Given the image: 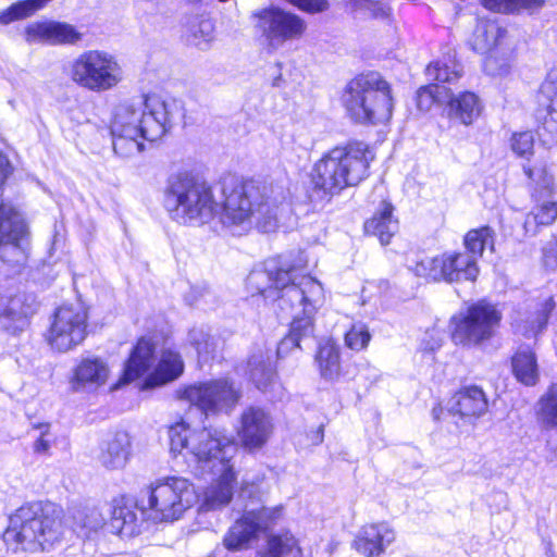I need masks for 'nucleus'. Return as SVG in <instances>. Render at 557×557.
<instances>
[{"label":"nucleus","mask_w":557,"mask_h":557,"mask_svg":"<svg viewBox=\"0 0 557 557\" xmlns=\"http://www.w3.org/2000/svg\"><path fill=\"white\" fill-rule=\"evenodd\" d=\"M170 445L173 453L190 456L202 472L211 474L210 484L201 496L186 478L166 475L156 479L140 496L137 507L153 522H173L200 500L201 511L220 510L230 505L237 487L234 458L237 444L223 429H191L184 420L171 425Z\"/></svg>","instance_id":"f257e3e1"},{"label":"nucleus","mask_w":557,"mask_h":557,"mask_svg":"<svg viewBox=\"0 0 557 557\" xmlns=\"http://www.w3.org/2000/svg\"><path fill=\"white\" fill-rule=\"evenodd\" d=\"M306 267L307 258L299 252L294 263L282 257L272 258L253 269L247 277V285L252 292L264 298L289 301L293 308L300 309L294 317L288 335L277 346V357H283L289 349L300 348L302 341L313 337V319L325 301L322 284L310 275L298 274Z\"/></svg>","instance_id":"f03ea898"},{"label":"nucleus","mask_w":557,"mask_h":557,"mask_svg":"<svg viewBox=\"0 0 557 557\" xmlns=\"http://www.w3.org/2000/svg\"><path fill=\"white\" fill-rule=\"evenodd\" d=\"M184 115L183 102L175 98L150 95L120 102L110 124L114 152L123 159L139 154L145 140L160 139Z\"/></svg>","instance_id":"7ed1b4c3"},{"label":"nucleus","mask_w":557,"mask_h":557,"mask_svg":"<svg viewBox=\"0 0 557 557\" xmlns=\"http://www.w3.org/2000/svg\"><path fill=\"white\" fill-rule=\"evenodd\" d=\"M281 190L256 181L227 178L222 183L218 214L221 223L228 227L247 230L255 222L264 233L278 226L280 216L288 209Z\"/></svg>","instance_id":"20e7f679"},{"label":"nucleus","mask_w":557,"mask_h":557,"mask_svg":"<svg viewBox=\"0 0 557 557\" xmlns=\"http://www.w3.org/2000/svg\"><path fill=\"white\" fill-rule=\"evenodd\" d=\"M373 160V151L362 141L335 147L314 163L311 183L321 197L333 196L363 181Z\"/></svg>","instance_id":"39448f33"},{"label":"nucleus","mask_w":557,"mask_h":557,"mask_svg":"<svg viewBox=\"0 0 557 557\" xmlns=\"http://www.w3.org/2000/svg\"><path fill=\"white\" fill-rule=\"evenodd\" d=\"M63 533L60 509L52 505L29 504L10 517L3 540L15 552H38L53 547Z\"/></svg>","instance_id":"423d86ee"},{"label":"nucleus","mask_w":557,"mask_h":557,"mask_svg":"<svg viewBox=\"0 0 557 557\" xmlns=\"http://www.w3.org/2000/svg\"><path fill=\"white\" fill-rule=\"evenodd\" d=\"M341 100L347 115L359 124H385L393 115L391 86L377 72L349 81Z\"/></svg>","instance_id":"0eeeda50"},{"label":"nucleus","mask_w":557,"mask_h":557,"mask_svg":"<svg viewBox=\"0 0 557 557\" xmlns=\"http://www.w3.org/2000/svg\"><path fill=\"white\" fill-rule=\"evenodd\" d=\"M163 205L170 216L181 224L200 225L218 214V200L211 187L182 173L169 177Z\"/></svg>","instance_id":"6e6552de"},{"label":"nucleus","mask_w":557,"mask_h":557,"mask_svg":"<svg viewBox=\"0 0 557 557\" xmlns=\"http://www.w3.org/2000/svg\"><path fill=\"white\" fill-rule=\"evenodd\" d=\"M502 318L497 305L478 300L450 318L451 339L463 347L480 346L494 336Z\"/></svg>","instance_id":"1a4fd4ad"},{"label":"nucleus","mask_w":557,"mask_h":557,"mask_svg":"<svg viewBox=\"0 0 557 557\" xmlns=\"http://www.w3.org/2000/svg\"><path fill=\"white\" fill-rule=\"evenodd\" d=\"M72 79L91 91H107L124 79L119 60L102 50L82 53L72 64Z\"/></svg>","instance_id":"9d476101"},{"label":"nucleus","mask_w":557,"mask_h":557,"mask_svg":"<svg viewBox=\"0 0 557 557\" xmlns=\"http://www.w3.org/2000/svg\"><path fill=\"white\" fill-rule=\"evenodd\" d=\"M523 171L531 181L532 198L535 202L525 216L523 228L525 234L535 235L541 226H548L557 219L556 186L546 164L524 165Z\"/></svg>","instance_id":"9b49d317"},{"label":"nucleus","mask_w":557,"mask_h":557,"mask_svg":"<svg viewBox=\"0 0 557 557\" xmlns=\"http://www.w3.org/2000/svg\"><path fill=\"white\" fill-rule=\"evenodd\" d=\"M176 393L178 399L195 406L205 416L230 413L240 399V392L226 379L197 382Z\"/></svg>","instance_id":"f8f14e48"},{"label":"nucleus","mask_w":557,"mask_h":557,"mask_svg":"<svg viewBox=\"0 0 557 557\" xmlns=\"http://www.w3.org/2000/svg\"><path fill=\"white\" fill-rule=\"evenodd\" d=\"M417 276L432 281L474 282L480 273L471 255L463 251H446L436 257H425L411 268Z\"/></svg>","instance_id":"ddd939ff"},{"label":"nucleus","mask_w":557,"mask_h":557,"mask_svg":"<svg viewBox=\"0 0 557 557\" xmlns=\"http://www.w3.org/2000/svg\"><path fill=\"white\" fill-rule=\"evenodd\" d=\"M252 18L255 27L273 49L281 48L287 41L299 39L307 28L302 17L274 5L253 12Z\"/></svg>","instance_id":"4468645a"},{"label":"nucleus","mask_w":557,"mask_h":557,"mask_svg":"<svg viewBox=\"0 0 557 557\" xmlns=\"http://www.w3.org/2000/svg\"><path fill=\"white\" fill-rule=\"evenodd\" d=\"M282 511L281 506L246 510L224 535V547L233 552L246 548L259 533L267 531L281 519Z\"/></svg>","instance_id":"2eb2a0df"},{"label":"nucleus","mask_w":557,"mask_h":557,"mask_svg":"<svg viewBox=\"0 0 557 557\" xmlns=\"http://www.w3.org/2000/svg\"><path fill=\"white\" fill-rule=\"evenodd\" d=\"M273 433V421L269 412L259 407L243 411L237 435L244 448L256 450L269 441Z\"/></svg>","instance_id":"dca6fc26"},{"label":"nucleus","mask_w":557,"mask_h":557,"mask_svg":"<svg viewBox=\"0 0 557 557\" xmlns=\"http://www.w3.org/2000/svg\"><path fill=\"white\" fill-rule=\"evenodd\" d=\"M395 539L396 533L387 522L369 523L358 531L352 546L364 557H381Z\"/></svg>","instance_id":"f3484780"},{"label":"nucleus","mask_w":557,"mask_h":557,"mask_svg":"<svg viewBox=\"0 0 557 557\" xmlns=\"http://www.w3.org/2000/svg\"><path fill=\"white\" fill-rule=\"evenodd\" d=\"M537 101L546 111L539 136L546 145L557 143V70L550 71L541 85Z\"/></svg>","instance_id":"a211bd4d"},{"label":"nucleus","mask_w":557,"mask_h":557,"mask_svg":"<svg viewBox=\"0 0 557 557\" xmlns=\"http://www.w3.org/2000/svg\"><path fill=\"white\" fill-rule=\"evenodd\" d=\"M470 45L479 53L499 52L508 44V32L496 20L480 21L473 32Z\"/></svg>","instance_id":"6ab92c4d"},{"label":"nucleus","mask_w":557,"mask_h":557,"mask_svg":"<svg viewBox=\"0 0 557 557\" xmlns=\"http://www.w3.org/2000/svg\"><path fill=\"white\" fill-rule=\"evenodd\" d=\"M488 401L476 385L460 388L449 400L448 410L461 418H479L487 411Z\"/></svg>","instance_id":"aec40b11"},{"label":"nucleus","mask_w":557,"mask_h":557,"mask_svg":"<svg viewBox=\"0 0 557 557\" xmlns=\"http://www.w3.org/2000/svg\"><path fill=\"white\" fill-rule=\"evenodd\" d=\"M314 363L322 380L329 383H337L344 377L341 347L332 339H323L319 343L314 355Z\"/></svg>","instance_id":"412c9836"},{"label":"nucleus","mask_w":557,"mask_h":557,"mask_svg":"<svg viewBox=\"0 0 557 557\" xmlns=\"http://www.w3.org/2000/svg\"><path fill=\"white\" fill-rule=\"evenodd\" d=\"M131 456V438L120 431L109 435L100 445L99 462L109 470H119L126 466Z\"/></svg>","instance_id":"4be33fe9"},{"label":"nucleus","mask_w":557,"mask_h":557,"mask_svg":"<svg viewBox=\"0 0 557 557\" xmlns=\"http://www.w3.org/2000/svg\"><path fill=\"white\" fill-rule=\"evenodd\" d=\"M483 104L479 96L472 91L453 95L447 103L448 116L469 126L481 115Z\"/></svg>","instance_id":"5701e85b"},{"label":"nucleus","mask_w":557,"mask_h":557,"mask_svg":"<svg viewBox=\"0 0 557 557\" xmlns=\"http://www.w3.org/2000/svg\"><path fill=\"white\" fill-rule=\"evenodd\" d=\"M247 374L256 387L264 393L275 384V370L269 350L259 349L247 362Z\"/></svg>","instance_id":"b1692460"},{"label":"nucleus","mask_w":557,"mask_h":557,"mask_svg":"<svg viewBox=\"0 0 557 557\" xmlns=\"http://www.w3.org/2000/svg\"><path fill=\"white\" fill-rule=\"evenodd\" d=\"M184 371L181 355L172 349H164L154 371L145 380L144 387L152 388L176 380Z\"/></svg>","instance_id":"393cba45"},{"label":"nucleus","mask_w":557,"mask_h":557,"mask_svg":"<svg viewBox=\"0 0 557 557\" xmlns=\"http://www.w3.org/2000/svg\"><path fill=\"white\" fill-rule=\"evenodd\" d=\"M154 345L150 339L140 338L127 359L121 381L129 383L145 374L152 364Z\"/></svg>","instance_id":"a878e982"},{"label":"nucleus","mask_w":557,"mask_h":557,"mask_svg":"<svg viewBox=\"0 0 557 557\" xmlns=\"http://www.w3.org/2000/svg\"><path fill=\"white\" fill-rule=\"evenodd\" d=\"M25 39L28 44H63L70 39V27L54 21L35 22L25 28Z\"/></svg>","instance_id":"bb28decb"},{"label":"nucleus","mask_w":557,"mask_h":557,"mask_svg":"<svg viewBox=\"0 0 557 557\" xmlns=\"http://www.w3.org/2000/svg\"><path fill=\"white\" fill-rule=\"evenodd\" d=\"M398 230V221L393 215V206L383 201L373 216L364 223L367 234L376 236L382 245H387Z\"/></svg>","instance_id":"cd10ccee"},{"label":"nucleus","mask_w":557,"mask_h":557,"mask_svg":"<svg viewBox=\"0 0 557 557\" xmlns=\"http://www.w3.org/2000/svg\"><path fill=\"white\" fill-rule=\"evenodd\" d=\"M345 5L356 15L383 24L394 21L393 8L389 0H345Z\"/></svg>","instance_id":"c85d7f7f"},{"label":"nucleus","mask_w":557,"mask_h":557,"mask_svg":"<svg viewBox=\"0 0 557 557\" xmlns=\"http://www.w3.org/2000/svg\"><path fill=\"white\" fill-rule=\"evenodd\" d=\"M72 532L83 539L90 537L104 524L102 513L90 504L76 506L72 513Z\"/></svg>","instance_id":"c756f323"},{"label":"nucleus","mask_w":557,"mask_h":557,"mask_svg":"<svg viewBox=\"0 0 557 557\" xmlns=\"http://www.w3.org/2000/svg\"><path fill=\"white\" fill-rule=\"evenodd\" d=\"M137 512L124 498L112 502L111 527L119 534L131 536L139 532Z\"/></svg>","instance_id":"7c9ffc66"},{"label":"nucleus","mask_w":557,"mask_h":557,"mask_svg":"<svg viewBox=\"0 0 557 557\" xmlns=\"http://www.w3.org/2000/svg\"><path fill=\"white\" fill-rule=\"evenodd\" d=\"M260 557H302L298 540L289 531L270 534Z\"/></svg>","instance_id":"2f4dec72"},{"label":"nucleus","mask_w":557,"mask_h":557,"mask_svg":"<svg viewBox=\"0 0 557 557\" xmlns=\"http://www.w3.org/2000/svg\"><path fill=\"white\" fill-rule=\"evenodd\" d=\"M47 341L58 351L70 349V308L60 307L53 317Z\"/></svg>","instance_id":"473e14b6"},{"label":"nucleus","mask_w":557,"mask_h":557,"mask_svg":"<svg viewBox=\"0 0 557 557\" xmlns=\"http://www.w3.org/2000/svg\"><path fill=\"white\" fill-rule=\"evenodd\" d=\"M516 379L524 385H535L539 380V368L535 355L529 348L519 349L511 360Z\"/></svg>","instance_id":"72a5a7b5"},{"label":"nucleus","mask_w":557,"mask_h":557,"mask_svg":"<svg viewBox=\"0 0 557 557\" xmlns=\"http://www.w3.org/2000/svg\"><path fill=\"white\" fill-rule=\"evenodd\" d=\"M213 33V22L206 15L190 17L186 23L187 41L201 50L209 48Z\"/></svg>","instance_id":"f704fd0d"},{"label":"nucleus","mask_w":557,"mask_h":557,"mask_svg":"<svg viewBox=\"0 0 557 557\" xmlns=\"http://www.w3.org/2000/svg\"><path fill=\"white\" fill-rule=\"evenodd\" d=\"M488 11L496 13H522L534 14L545 4V0H480Z\"/></svg>","instance_id":"c9c22d12"},{"label":"nucleus","mask_w":557,"mask_h":557,"mask_svg":"<svg viewBox=\"0 0 557 557\" xmlns=\"http://www.w3.org/2000/svg\"><path fill=\"white\" fill-rule=\"evenodd\" d=\"M494 231L490 226L470 230L463 238L465 252L471 255L478 263L485 249H494Z\"/></svg>","instance_id":"e433bc0d"},{"label":"nucleus","mask_w":557,"mask_h":557,"mask_svg":"<svg viewBox=\"0 0 557 557\" xmlns=\"http://www.w3.org/2000/svg\"><path fill=\"white\" fill-rule=\"evenodd\" d=\"M461 65L451 55L432 62L426 67V75L437 83H454L461 76Z\"/></svg>","instance_id":"4c0bfd02"},{"label":"nucleus","mask_w":557,"mask_h":557,"mask_svg":"<svg viewBox=\"0 0 557 557\" xmlns=\"http://www.w3.org/2000/svg\"><path fill=\"white\" fill-rule=\"evenodd\" d=\"M485 54L483 70L487 75L493 77H506L509 75L512 54L510 46L499 49V52L492 51Z\"/></svg>","instance_id":"58836bf2"},{"label":"nucleus","mask_w":557,"mask_h":557,"mask_svg":"<svg viewBox=\"0 0 557 557\" xmlns=\"http://www.w3.org/2000/svg\"><path fill=\"white\" fill-rule=\"evenodd\" d=\"M556 307V302L554 297H546L540 305L536 310L535 317L529 322L530 325L525 329L524 335L536 336L541 333L547 325L550 313Z\"/></svg>","instance_id":"ea45409f"},{"label":"nucleus","mask_w":557,"mask_h":557,"mask_svg":"<svg viewBox=\"0 0 557 557\" xmlns=\"http://www.w3.org/2000/svg\"><path fill=\"white\" fill-rule=\"evenodd\" d=\"M371 337L368 325L363 322H356L345 334V345L354 351H361L368 347Z\"/></svg>","instance_id":"a19ab883"},{"label":"nucleus","mask_w":557,"mask_h":557,"mask_svg":"<svg viewBox=\"0 0 557 557\" xmlns=\"http://www.w3.org/2000/svg\"><path fill=\"white\" fill-rule=\"evenodd\" d=\"M75 375L82 382L101 383L108 375V369L98 360H85L78 366Z\"/></svg>","instance_id":"79ce46f5"},{"label":"nucleus","mask_w":557,"mask_h":557,"mask_svg":"<svg viewBox=\"0 0 557 557\" xmlns=\"http://www.w3.org/2000/svg\"><path fill=\"white\" fill-rule=\"evenodd\" d=\"M76 302L78 310L75 314H72V345L79 344L86 336L88 307L82 299V296L77 294Z\"/></svg>","instance_id":"37998d69"},{"label":"nucleus","mask_w":557,"mask_h":557,"mask_svg":"<svg viewBox=\"0 0 557 557\" xmlns=\"http://www.w3.org/2000/svg\"><path fill=\"white\" fill-rule=\"evenodd\" d=\"M445 332L434 325L423 333L419 342L418 352L422 354V356H432L443 346Z\"/></svg>","instance_id":"c03bdc74"},{"label":"nucleus","mask_w":557,"mask_h":557,"mask_svg":"<svg viewBox=\"0 0 557 557\" xmlns=\"http://www.w3.org/2000/svg\"><path fill=\"white\" fill-rule=\"evenodd\" d=\"M540 414L547 424L557 425V385H552L541 398Z\"/></svg>","instance_id":"a18cd8bd"},{"label":"nucleus","mask_w":557,"mask_h":557,"mask_svg":"<svg viewBox=\"0 0 557 557\" xmlns=\"http://www.w3.org/2000/svg\"><path fill=\"white\" fill-rule=\"evenodd\" d=\"M188 342L199 357H206L213 351L212 338L203 326L191 329L188 333Z\"/></svg>","instance_id":"49530a36"},{"label":"nucleus","mask_w":557,"mask_h":557,"mask_svg":"<svg viewBox=\"0 0 557 557\" xmlns=\"http://www.w3.org/2000/svg\"><path fill=\"white\" fill-rule=\"evenodd\" d=\"M510 146L518 157L528 158L533 152V134L531 132L515 133L511 137Z\"/></svg>","instance_id":"de8ad7c7"},{"label":"nucleus","mask_w":557,"mask_h":557,"mask_svg":"<svg viewBox=\"0 0 557 557\" xmlns=\"http://www.w3.org/2000/svg\"><path fill=\"white\" fill-rule=\"evenodd\" d=\"M287 3L299 9L300 11L315 14L324 12L329 9L330 3L327 0H285Z\"/></svg>","instance_id":"09e8293b"},{"label":"nucleus","mask_w":557,"mask_h":557,"mask_svg":"<svg viewBox=\"0 0 557 557\" xmlns=\"http://www.w3.org/2000/svg\"><path fill=\"white\" fill-rule=\"evenodd\" d=\"M33 429L40 431V436L36 440L34 444V450L37 454L47 453L50 448V442L46 438L49 433L50 424L49 423H38L33 424Z\"/></svg>","instance_id":"8fccbe9b"},{"label":"nucleus","mask_w":557,"mask_h":557,"mask_svg":"<svg viewBox=\"0 0 557 557\" xmlns=\"http://www.w3.org/2000/svg\"><path fill=\"white\" fill-rule=\"evenodd\" d=\"M543 262L549 270H555L557 268V246L555 245V242L550 243L543 249Z\"/></svg>","instance_id":"3c124183"},{"label":"nucleus","mask_w":557,"mask_h":557,"mask_svg":"<svg viewBox=\"0 0 557 557\" xmlns=\"http://www.w3.org/2000/svg\"><path fill=\"white\" fill-rule=\"evenodd\" d=\"M434 101V97L429 87L420 88L417 95V102L420 109L428 110Z\"/></svg>","instance_id":"603ef678"},{"label":"nucleus","mask_w":557,"mask_h":557,"mask_svg":"<svg viewBox=\"0 0 557 557\" xmlns=\"http://www.w3.org/2000/svg\"><path fill=\"white\" fill-rule=\"evenodd\" d=\"M317 437L318 440L321 442L322 438H323V426L321 425L318 430V433H317Z\"/></svg>","instance_id":"864d4df0"},{"label":"nucleus","mask_w":557,"mask_h":557,"mask_svg":"<svg viewBox=\"0 0 557 557\" xmlns=\"http://www.w3.org/2000/svg\"><path fill=\"white\" fill-rule=\"evenodd\" d=\"M242 491L243 493H248L249 495L251 494V492L248 491V483L246 481L243 482Z\"/></svg>","instance_id":"5fc2aeb1"},{"label":"nucleus","mask_w":557,"mask_h":557,"mask_svg":"<svg viewBox=\"0 0 557 557\" xmlns=\"http://www.w3.org/2000/svg\"><path fill=\"white\" fill-rule=\"evenodd\" d=\"M72 44L79 38L78 34L72 28Z\"/></svg>","instance_id":"6e6d98bb"},{"label":"nucleus","mask_w":557,"mask_h":557,"mask_svg":"<svg viewBox=\"0 0 557 557\" xmlns=\"http://www.w3.org/2000/svg\"><path fill=\"white\" fill-rule=\"evenodd\" d=\"M554 242H555V245L557 246V235L555 236V240Z\"/></svg>","instance_id":"4d7b16f0"}]
</instances>
